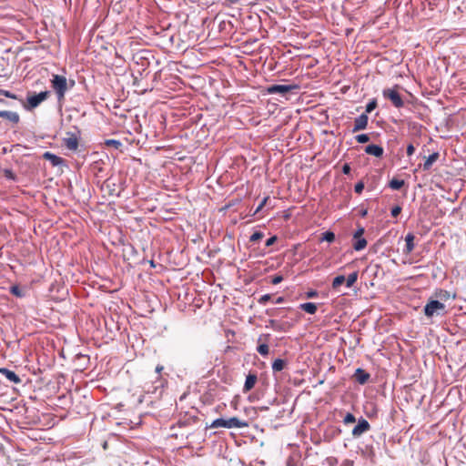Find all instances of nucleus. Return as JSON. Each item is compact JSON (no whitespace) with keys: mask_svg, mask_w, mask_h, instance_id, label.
Segmentation results:
<instances>
[{"mask_svg":"<svg viewBox=\"0 0 466 466\" xmlns=\"http://www.w3.org/2000/svg\"><path fill=\"white\" fill-rule=\"evenodd\" d=\"M138 403H142L143 402V396H140L138 400H137Z\"/></svg>","mask_w":466,"mask_h":466,"instance_id":"obj_51","label":"nucleus"},{"mask_svg":"<svg viewBox=\"0 0 466 466\" xmlns=\"http://www.w3.org/2000/svg\"><path fill=\"white\" fill-rule=\"evenodd\" d=\"M283 280V277L281 275H275L272 277L271 283L273 285L279 284Z\"/></svg>","mask_w":466,"mask_h":466,"instance_id":"obj_37","label":"nucleus"},{"mask_svg":"<svg viewBox=\"0 0 466 466\" xmlns=\"http://www.w3.org/2000/svg\"><path fill=\"white\" fill-rule=\"evenodd\" d=\"M415 236L412 233H408L405 237L406 247L404 252L410 254L414 249Z\"/></svg>","mask_w":466,"mask_h":466,"instance_id":"obj_14","label":"nucleus"},{"mask_svg":"<svg viewBox=\"0 0 466 466\" xmlns=\"http://www.w3.org/2000/svg\"><path fill=\"white\" fill-rule=\"evenodd\" d=\"M271 299V296L269 294H265L263 295L259 299H258V302L260 304H265L266 302H268L269 299Z\"/></svg>","mask_w":466,"mask_h":466,"instance_id":"obj_40","label":"nucleus"},{"mask_svg":"<svg viewBox=\"0 0 466 466\" xmlns=\"http://www.w3.org/2000/svg\"><path fill=\"white\" fill-rule=\"evenodd\" d=\"M1 93H2L5 96H6V97L13 98V99H18V100L20 99V98H18V96H15V94L11 93V92H10V91H8V90H1Z\"/></svg>","mask_w":466,"mask_h":466,"instance_id":"obj_36","label":"nucleus"},{"mask_svg":"<svg viewBox=\"0 0 466 466\" xmlns=\"http://www.w3.org/2000/svg\"><path fill=\"white\" fill-rule=\"evenodd\" d=\"M383 152H384L383 147L380 146H378V145L371 144V145H368L365 147V153H367L368 155L374 156L376 157H381L383 155Z\"/></svg>","mask_w":466,"mask_h":466,"instance_id":"obj_11","label":"nucleus"},{"mask_svg":"<svg viewBox=\"0 0 466 466\" xmlns=\"http://www.w3.org/2000/svg\"><path fill=\"white\" fill-rule=\"evenodd\" d=\"M43 157L46 160H49L53 166H58L63 162V159L60 157H57L51 152H45Z\"/></svg>","mask_w":466,"mask_h":466,"instance_id":"obj_17","label":"nucleus"},{"mask_svg":"<svg viewBox=\"0 0 466 466\" xmlns=\"http://www.w3.org/2000/svg\"><path fill=\"white\" fill-rule=\"evenodd\" d=\"M390 187L394 190H399L404 186V180L393 178L390 181Z\"/></svg>","mask_w":466,"mask_h":466,"instance_id":"obj_21","label":"nucleus"},{"mask_svg":"<svg viewBox=\"0 0 466 466\" xmlns=\"http://www.w3.org/2000/svg\"><path fill=\"white\" fill-rule=\"evenodd\" d=\"M320 240L331 243L335 240V234L331 231H326L322 234Z\"/></svg>","mask_w":466,"mask_h":466,"instance_id":"obj_25","label":"nucleus"},{"mask_svg":"<svg viewBox=\"0 0 466 466\" xmlns=\"http://www.w3.org/2000/svg\"><path fill=\"white\" fill-rule=\"evenodd\" d=\"M248 426V423L245 420H241L237 417L229 418L228 420H225L222 418L217 419L213 420V422L210 424V428H226V429H241L246 428Z\"/></svg>","mask_w":466,"mask_h":466,"instance_id":"obj_2","label":"nucleus"},{"mask_svg":"<svg viewBox=\"0 0 466 466\" xmlns=\"http://www.w3.org/2000/svg\"><path fill=\"white\" fill-rule=\"evenodd\" d=\"M367 246V240L362 238H356L355 239V242L353 244V248L356 251H360L362 249H364Z\"/></svg>","mask_w":466,"mask_h":466,"instance_id":"obj_20","label":"nucleus"},{"mask_svg":"<svg viewBox=\"0 0 466 466\" xmlns=\"http://www.w3.org/2000/svg\"><path fill=\"white\" fill-rule=\"evenodd\" d=\"M291 89H275V88H272V89H266V94H275V93H278V94H280L282 96H285L286 93H288L289 91H290Z\"/></svg>","mask_w":466,"mask_h":466,"instance_id":"obj_30","label":"nucleus"},{"mask_svg":"<svg viewBox=\"0 0 466 466\" xmlns=\"http://www.w3.org/2000/svg\"><path fill=\"white\" fill-rule=\"evenodd\" d=\"M370 424L369 423V421L366 419L361 417L358 420V424L352 430V436L354 438H359L363 433H365L368 431H370Z\"/></svg>","mask_w":466,"mask_h":466,"instance_id":"obj_6","label":"nucleus"},{"mask_svg":"<svg viewBox=\"0 0 466 466\" xmlns=\"http://www.w3.org/2000/svg\"><path fill=\"white\" fill-rule=\"evenodd\" d=\"M287 366V361L282 359H277L272 363V370L273 372H279L285 369Z\"/></svg>","mask_w":466,"mask_h":466,"instance_id":"obj_19","label":"nucleus"},{"mask_svg":"<svg viewBox=\"0 0 466 466\" xmlns=\"http://www.w3.org/2000/svg\"><path fill=\"white\" fill-rule=\"evenodd\" d=\"M342 90V93H345V91H347V88H344V89H341Z\"/></svg>","mask_w":466,"mask_h":466,"instance_id":"obj_55","label":"nucleus"},{"mask_svg":"<svg viewBox=\"0 0 466 466\" xmlns=\"http://www.w3.org/2000/svg\"><path fill=\"white\" fill-rule=\"evenodd\" d=\"M270 324H271V327L275 330H282L283 329L282 326L279 323H278L276 320H270Z\"/></svg>","mask_w":466,"mask_h":466,"instance_id":"obj_39","label":"nucleus"},{"mask_svg":"<svg viewBox=\"0 0 466 466\" xmlns=\"http://www.w3.org/2000/svg\"><path fill=\"white\" fill-rule=\"evenodd\" d=\"M363 189H364V183L362 181L358 182L354 187V190L357 194H361Z\"/></svg>","mask_w":466,"mask_h":466,"instance_id":"obj_34","label":"nucleus"},{"mask_svg":"<svg viewBox=\"0 0 466 466\" xmlns=\"http://www.w3.org/2000/svg\"><path fill=\"white\" fill-rule=\"evenodd\" d=\"M0 373L2 375H4L8 380H10L15 384H19L21 382V379L19 378V376L13 370H10L5 368H2V369H0Z\"/></svg>","mask_w":466,"mask_h":466,"instance_id":"obj_12","label":"nucleus"},{"mask_svg":"<svg viewBox=\"0 0 466 466\" xmlns=\"http://www.w3.org/2000/svg\"><path fill=\"white\" fill-rule=\"evenodd\" d=\"M269 339H270V334H262L258 339V345L257 347V351L262 356L268 355L269 348H268V342Z\"/></svg>","mask_w":466,"mask_h":466,"instance_id":"obj_7","label":"nucleus"},{"mask_svg":"<svg viewBox=\"0 0 466 466\" xmlns=\"http://www.w3.org/2000/svg\"><path fill=\"white\" fill-rule=\"evenodd\" d=\"M162 370H163V367H162V366H157V367L156 368V371H157V373H160V371H161Z\"/></svg>","mask_w":466,"mask_h":466,"instance_id":"obj_49","label":"nucleus"},{"mask_svg":"<svg viewBox=\"0 0 466 466\" xmlns=\"http://www.w3.org/2000/svg\"><path fill=\"white\" fill-rule=\"evenodd\" d=\"M105 144L106 146L113 147L116 149H118L122 146V143L119 140L116 139H107L106 140Z\"/></svg>","mask_w":466,"mask_h":466,"instance_id":"obj_27","label":"nucleus"},{"mask_svg":"<svg viewBox=\"0 0 466 466\" xmlns=\"http://www.w3.org/2000/svg\"><path fill=\"white\" fill-rule=\"evenodd\" d=\"M377 107V102L376 100H371L368 105L366 106V113H371L375 108Z\"/></svg>","mask_w":466,"mask_h":466,"instance_id":"obj_31","label":"nucleus"},{"mask_svg":"<svg viewBox=\"0 0 466 466\" xmlns=\"http://www.w3.org/2000/svg\"><path fill=\"white\" fill-rule=\"evenodd\" d=\"M364 232H365L364 228H362V227L359 228L358 230L354 233L353 238L354 239L362 238Z\"/></svg>","mask_w":466,"mask_h":466,"instance_id":"obj_35","label":"nucleus"},{"mask_svg":"<svg viewBox=\"0 0 466 466\" xmlns=\"http://www.w3.org/2000/svg\"><path fill=\"white\" fill-rule=\"evenodd\" d=\"M64 145L70 150H76L78 147V140L76 137L72 135L69 137L64 138Z\"/></svg>","mask_w":466,"mask_h":466,"instance_id":"obj_15","label":"nucleus"},{"mask_svg":"<svg viewBox=\"0 0 466 466\" xmlns=\"http://www.w3.org/2000/svg\"><path fill=\"white\" fill-rule=\"evenodd\" d=\"M384 96L391 101L396 107H401L404 105V101L408 103L412 102V94L406 90V95L401 96L397 89H384Z\"/></svg>","mask_w":466,"mask_h":466,"instance_id":"obj_3","label":"nucleus"},{"mask_svg":"<svg viewBox=\"0 0 466 466\" xmlns=\"http://www.w3.org/2000/svg\"><path fill=\"white\" fill-rule=\"evenodd\" d=\"M356 422V417L352 414L348 412L345 417L343 418V423L344 424H351Z\"/></svg>","mask_w":466,"mask_h":466,"instance_id":"obj_26","label":"nucleus"},{"mask_svg":"<svg viewBox=\"0 0 466 466\" xmlns=\"http://www.w3.org/2000/svg\"><path fill=\"white\" fill-rule=\"evenodd\" d=\"M436 91H437V89H435V90H431L429 94H430V95H436V94H437V93H436Z\"/></svg>","mask_w":466,"mask_h":466,"instance_id":"obj_50","label":"nucleus"},{"mask_svg":"<svg viewBox=\"0 0 466 466\" xmlns=\"http://www.w3.org/2000/svg\"><path fill=\"white\" fill-rule=\"evenodd\" d=\"M277 239H278V238L276 236H273V237L268 238L266 241V246L267 247L272 246L277 241Z\"/></svg>","mask_w":466,"mask_h":466,"instance_id":"obj_41","label":"nucleus"},{"mask_svg":"<svg viewBox=\"0 0 466 466\" xmlns=\"http://www.w3.org/2000/svg\"><path fill=\"white\" fill-rule=\"evenodd\" d=\"M318 296V292L316 290H309L307 292V298L311 299Z\"/></svg>","mask_w":466,"mask_h":466,"instance_id":"obj_45","label":"nucleus"},{"mask_svg":"<svg viewBox=\"0 0 466 466\" xmlns=\"http://www.w3.org/2000/svg\"><path fill=\"white\" fill-rule=\"evenodd\" d=\"M231 4L237 3L238 0H228Z\"/></svg>","mask_w":466,"mask_h":466,"instance_id":"obj_53","label":"nucleus"},{"mask_svg":"<svg viewBox=\"0 0 466 466\" xmlns=\"http://www.w3.org/2000/svg\"><path fill=\"white\" fill-rule=\"evenodd\" d=\"M353 378L357 382L363 385L368 382V380L370 378V375L368 372H366L363 369L359 368L355 370Z\"/></svg>","mask_w":466,"mask_h":466,"instance_id":"obj_10","label":"nucleus"},{"mask_svg":"<svg viewBox=\"0 0 466 466\" xmlns=\"http://www.w3.org/2000/svg\"><path fill=\"white\" fill-rule=\"evenodd\" d=\"M345 281L346 278L343 275L337 276L332 281V289H338Z\"/></svg>","mask_w":466,"mask_h":466,"instance_id":"obj_22","label":"nucleus"},{"mask_svg":"<svg viewBox=\"0 0 466 466\" xmlns=\"http://www.w3.org/2000/svg\"><path fill=\"white\" fill-rule=\"evenodd\" d=\"M0 117L9 121L13 125H17L20 122V116L14 111L0 110Z\"/></svg>","mask_w":466,"mask_h":466,"instance_id":"obj_9","label":"nucleus"},{"mask_svg":"<svg viewBox=\"0 0 466 466\" xmlns=\"http://www.w3.org/2000/svg\"><path fill=\"white\" fill-rule=\"evenodd\" d=\"M50 90H45L40 93L28 92L25 99H19L24 108L27 111H32L37 107L42 102L49 97Z\"/></svg>","mask_w":466,"mask_h":466,"instance_id":"obj_1","label":"nucleus"},{"mask_svg":"<svg viewBox=\"0 0 466 466\" xmlns=\"http://www.w3.org/2000/svg\"><path fill=\"white\" fill-rule=\"evenodd\" d=\"M257 380H258L257 374L249 373L246 378V381H245V384L243 387V391L246 393V392H248L249 390H251L254 388Z\"/></svg>","mask_w":466,"mask_h":466,"instance_id":"obj_13","label":"nucleus"},{"mask_svg":"<svg viewBox=\"0 0 466 466\" xmlns=\"http://www.w3.org/2000/svg\"><path fill=\"white\" fill-rule=\"evenodd\" d=\"M0 103L4 104V105H7V102L4 99H0Z\"/></svg>","mask_w":466,"mask_h":466,"instance_id":"obj_52","label":"nucleus"},{"mask_svg":"<svg viewBox=\"0 0 466 466\" xmlns=\"http://www.w3.org/2000/svg\"><path fill=\"white\" fill-rule=\"evenodd\" d=\"M264 237V234L261 232V231H256L254 232L250 238H249V241L250 242H257L260 239H262Z\"/></svg>","mask_w":466,"mask_h":466,"instance_id":"obj_28","label":"nucleus"},{"mask_svg":"<svg viewBox=\"0 0 466 466\" xmlns=\"http://www.w3.org/2000/svg\"><path fill=\"white\" fill-rule=\"evenodd\" d=\"M445 305L437 299L430 300L424 307V314L428 318L437 315H444Z\"/></svg>","mask_w":466,"mask_h":466,"instance_id":"obj_4","label":"nucleus"},{"mask_svg":"<svg viewBox=\"0 0 466 466\" xmlns=\"http://www.w3.org/2000/svg\"><path fill=\"white\" fill-rule=\"evenodd\" d=\"M177 424H178L179 427H183V426L187 425V421H186V420H184V421L179 420Z\"/></svg>","mask_w":466,"mask_h":466,"instance_id":"obj_47","label":"nucleus"},{"mask_svg":"<svg viewBox=\"0 0 466 466\" xmlns=\"http://www.w3.org/2000/svg\"><path fill=\"white\" fill-rule=\"evenodd\" d=\"M355 139L357 140V142H359L360 144H364V143H367L370 141V137L367 134H360V135H357L355 137Z\"/></svg>","mask_w":466,"mask_h":466,"instance_id":"obj_29","label":"nucleus"},{"mask_svg":"<svg viewBox=\"0 0 466 466\" xmlns=\"http://www.w3.org/2000/svg\"><path fill=\"white\" fill-rule=\"evenodd\" d=\"M400 212H401V208L400 206H395L391 209V216L396 218L400 215Z\"/></svg>","mask_w":466,"mask_h":466,"instance_id":"obj_38","label":"nucleus"},{"mask_svg":"<svg viewBox=\"0 0 466 466\" xmlns=\"http://www.w3.org/2000/svg\"><path fill=\"white\" fill-rule=\"evenodd\" d=\"M439 157L440 155L438 152H434L431 155H430L422 165L423 170L431 169V166L433 165L434 162L438 160Z\"/></svg>","mask_w":466,"mask_h":466,"instance_id":"obj_16","label":"nucleus"},{"mask_svg":"<svg viewBox=\"0 0 466 466\" xmlns=\"http://www.w3.org/2000/svg\"><path fill=\"white\" fill-rule=\"evenodd\" d=\"M415 151V147H413V145L410 144L408 145L407 147V154L408 156H411Z\"/></svg>","mask_w":466,"mask_h":466,"instance_id":"obj_44","label":"nucleus"},{"mask_svg":"<svg viewBox=\"0 0 466 466\" xmlns=\"http://www.w3.org/2000/svg\"><path fill=\"white\" fill-rule=\"evenodd\" d=\"M211 91L214 92L215 96H218L217 93H216L217 89H211Z\"/></svg>","mask_w":466,"mask_h":466,"instance_id":"obj_54","label":"nucleus"},{"mask_svg":"<svg viewBox=\"0 0 466 466\" xmlns=\"http://www.w3.org/2000/svg\"><path fill=\"white\" fill-rule=\"evenodd\" d=\"M284 301V298L279 297L276 300V303H282Z\"/></svg>","mask_w":466,"mask_h":466,"instance_id":"obj_48","label":"nucleus"},{"mask_svg":"<svg viewBox=\"0 0 466 466\" xmlns=\"http://www.w3.org/2000/svg\"><path fill=\"white\" fill-rule=\"evenodd\" d=\"M350 166L349 164H344L343 167H342V173L345 174V175H349L350 173Z\"/></svg>","mask_w":466,"mask_h":466,"instance_id":"obj_42","label":"nucleus"},{"mask_svg":"<svg viewBox=\"0 0 466 466\" xmlns=\"http://www.w3.org/2000/svg\"><path fill=\"white\" fill-rule=\"evenodd\" d=\"M299 308L309 314H315L318 309L317 305L312 302L302 303Z\"/></svg>","mask_w":466,"mask_h":466,"instance_id":"obj_18","label":"nucleus"},{"mask_svg":"<svg viewBox=\"0 0 466 466\" xmlns=\"http://www.w3.org/2000/svg\"><path fill=\"white\" fill-rule=\"evenodd\" d=\"M269 87H298L297 85H271Z\"/></svg>","mask_w":466,"mask_h":466,"instance_id":"obj_43","label":"nucleus"},{"mask_svg":"<svg viewBox=\"0 0 466 466\" xmlns=\"http://www.w3.org/2000/svg\"><path fill=\"white\" fill-rule=\"evenodd\" d=\"M268 197H265L261 202L259 203V205L258 206V208H256V210L254 211V214L253 215H256L258 214V212H260L262 210V208L266 206L267 204V201L268 200Z\"/></svg>","mask_w":466,"mask_h":466,"instance_id":"obj_32","label":"nucleus"},{"mask_svg":"<svg viewBox=\"0 0 466 466\" xmlns=\"http://www.w3.org/2000/svg\"><path fill=\"white\" fill-rule=\"evenodd\" d=\"M436 298L440 299L441 300H448L451 298V294L449 291L444 289H440L435 293Z\"/></svg>","mask_w":466,"mask_h":466,"instance_id":"obj_24","label":"nucleus"},{"mask_svg":"<svg viewBox=\"0 0 466 466\" xmlns=\"http://www.w3.org/2000/svg\"><path fill=\"white\" fill-rule=\"evenodd\" d=\"M11 291H12L13 294H15L16 296L20 295V292H19V289H18L17 287H13Z\"/></svg>","mask_w":466,"mask_h":466,"instance_id":"obj_46","label":"nucleus"},{"mask_svg":"<svg viewBox=\"0 0 466 466\" xmlns=\"http://www.w3.org/2000/svg\"><path fill=\"white\" fill-rule=\"evenodd\" d=\"M369 117L367 114H361L358 117L355 118L354 121V127L352 129V132H358L360 130H364L368 126Z\"/></svg>","mask_w":466,"mask_h":466,"instance_id":"obj_8","label":"nucleus"},{"mask_svg":"<svg viewBox=\"0 0 466 466\" xmlns=\"http://www.w3.org/2000/svg\"><path fill=\"white\" fill-rule=\"evenodd\" d=\"M66 89H56V96H57V100H58V103H59V106L62 105V101L64 99V96H65V91Z\"/></svg>","mask_w":466,"mask_h":466,"instance_id":"obj_33","label":"nucleus"},{"mask_svg":"<svg viewBox=\"0 0 466 466\" xmlns=\"http://www.w3.org/2000/svg\"><path fill=\"white\" fill-rule=\"evenodd\" d=\"M42 78L51 82V87H66L67 80L65 76L49 74L46 69H43Z\"/></svg>","mask_w":466,"mask_h":466,"instance_id":"obj_5","label":"nucleus"},{"mask_svg":"<svg viewBox=\"0 0 466 466\" xmlns=\"http://www.w3.org/2000/svg\"><path fill=\"white\" fill-rule=\"evenodd\" d=\"M358 279V272L355 271L348 276L346 279V286L348 288L352 287Z\"/></svg>","mask_w":466,"mask_h":466,"instance_id":"obj_23","label":"nucleus"}]
</instances>
